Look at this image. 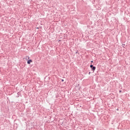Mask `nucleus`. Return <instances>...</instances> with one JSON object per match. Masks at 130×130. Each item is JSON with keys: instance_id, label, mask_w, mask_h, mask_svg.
Returning a JSON list of instances; mask_svg holds the SVG:
<instances>
[{"instance_id": "6", "label": "nucleus", "mask_w": 130, "mask_h": 130, "mask_svg": "<svg viewBox=\"0 0 130 130\" xmlns=\"http://www.w3.org/2000/svg\"><path fill=\"white\" fill-rule=\"evenodd\" d=\"M119 92H120H120H121V90H120V91H119Z\"/></svg>"}, {"instance_id": "2", "label": "nucleus", "mask_w": 130, "mask_h": 130, "mask_svg": "<svg viewBox=\"0 0 130 130\" xmlns=\"http://www.w3.org/2000/svg\"><path fill=\"white\" fill-rule=\"evenodd\" d=\"M91 70H92V71H95V70H96V67H93V68H91Z\"/></svg>"}, {"instance_id": "7", "label": "nucleus", "mask_w": 130, "mask_h": 130, "mask_svg": "<svg viewBox=\"0 0 130 130\" xmlns=\"http://www.w3.org/2000/svg\"><path fill=\"white\" fill-rule=\"evenodd\" d=\"M91 62H93V61H91Z\"/></svg>"}, {"instance_id": "4", "label": "nucleus", "mask_w": 130, "mask_h": 130, "mask_svg": "<svg viewBox=\"0 0 130 130\" xmlns=\"http://www.w3.org/2000/svg\"><path fill=\"white\" fill-rule=\"evenodd\" d=\"M62 82H63L64 80L63 79L61 80Z\"/></svg>"}, {"instance_id": "1", "label": "nucleus", "mask_w": 130, "mask_h": 130, "mask_svg": "<svg viewBox=\"0 0 130 130\" xmlns=\"http://www.w3.org/2000/svg\"><path fill=\"white\" fill-rule=\"evenodd\" d=\"M31 62H33V61H32V60H28L27 61L28 64H30V63H31Z\"/></svg>"}, {"instance_id": "3", "label": "nucleus", "mask_w": 130, "mask_h": 130, "mask_svg": "<svg viewBox=\"0 0 130 130\" xmlns=\"http://www.w3.org/2000/svg\"><path fill=\"white\" fill-rule=\"evenodd\" d=\"M90 68H91V69L93 67V65H90Z\"/></svg>"}, {"instance_id": "5", "label": "nucleus", "mask_w": 130, "mask_h": 130, "mask_svg": "<svg viewBox=\"0 0 130 130\" xmlns=\"http://www.w3.org/2000/svg\"><path fill=\"white\" fill-rule=\"evenodd\" d=\"M90 74H91V72H89V75H90Z\"/></svg>"}]
</instances>
